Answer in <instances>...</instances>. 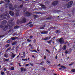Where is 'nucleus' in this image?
<instances>
[{"label": "nucleus", "instance_id": "obj_32", "mask_svg": "<svg viewBox=\"0 0 75 75\" xmlns=\"http://www.w3.org/2000/svg\"><path fill=\"white\" fill-rule=\"evenodd\" d=\"M19 16V13H16V17H18V16Z\"/></svg>", "mask_w": 75, "mask_h": 75}, {"label": "nucleus", "instance_id": "obj_58", "mask_svg": "<svg viewBox=\"0 0 75 75\" xmlns=\"http://www.w3.org/2000/svg\"><path fill=\"white\" fill-rule=\"evenodd\" d=\"M57 55H56V56H55V59H57Z\"/></svg>", "mask_w": 75, "mask_h": 75}, {"label": "nucleus", "instance_id": "obj_54", "mask_svg": "<svg viewBox=\"0 0 75 75\" xmlns=\"http://www.w3.org/2000/svg\"><path fill=\"white\" fill-rule=\"evenodd\" d=\"M73 64H74V62H73V63H72L71 64H69V65H72Z\"/></svg>", "mask_w": 75, "mask_h": 75}, {"label": "nucleus", "instance_id": "obj_48", "mask_svg": "<svg viewBox=\"0 0 75 75\" xmlns=\"http://www.w3.org/2000/svg\"><path fill=\"white\" fill-rule=\"evenodd\" d=\"M3 25H0V28H3Z\"/></svg>", "mask_w": 75, "mask_h": 75}, {"label": "nucleus", "instance_id": "obj_1", "mask_svg": "<svg viewBox=\"0 0 75 75\" xmlns=\"http://www.w3.org/2000/svg\"><path fill=\"white\" fill-rule=\"evenodd\" d=\"M4 18H7V20H8L10 18V16L8 13H6L5 15L4 14H3L0 16V20H2Z\"/></svg>", "mask_w": 75, "mask_h": 75}, {"label": "nucleus", "instance_id": "obj_9", "mask_svg": "<svg viewBox=\"0 0 75 75\" xmlns=\"http://www.w3.org/2000/svg\"><path fill=\"white\" fill-rule=\"evenodd\" d=\"M58 3V1H54L52 3V5H53V6H56V5H57Z\"/></svg>", "mask_w": 75, "mask_h": 75}, {"label": "nucleus", "instance_id": "obj_10", "mask_svg": "<svg viewBox=\"0 0 75 75\" xmlns=\"http://www.w3.org/2000/svg\"><path fill=\"white\" fill-rule=\"evenodd\" d=\"M3 29L4 31H6L7 29V25H4V26L3 28Z\"/></svg>", "mask_w": 75, "mask_h": 75}, {"label": "nucleus", "instance_id": "obj_40", "mask_svg": "<svg viewBox=\"0 0 75 75\" xmlns=\"http://www.w3.org/2000/svg\"><path fill=\"white\" fill-rule=\"evenodd\" d=\"M71 71L73 72H75V69H73L71 70Z\"/></svg>", "mask_w": 75, "mask_h": 75}, {"label": "nucleus", "instance_id": "obj_38", "mask_svg": "<svg viewBox=\"0 0 75 75\" xmlns=\"http://www.w3.org/2000/svg\"><path fill=\"white\" fill-rule=\"evenodd\" d=\"M29 26L30 27H33V25L30 24L29 25Z\"/></svg>", "mask_w": 75, "mask_h": 75}, {"label": "nucleus", "instance_id": "obj_29", "mask_svg": "<svg viewBox=\"0 0 75 75\" xmlns=\"http://www.w3.org/2000/svg\"><path fill=\"white\" fill-rule=\"evenodd\" d=\"M51 42H52V40H50L48 41H47V42H48L49 44H50V43H51Z\"/></svg>", "mask_w": 75, "mask_h": 75}, {"label": "nucleus", "instance_id": "obj_44", "mask_svg": "<svg viewBox=\"0 0 75 75\" xmlns=\"http://www.w3.org/2000/svg\"><path fill=\"white\" fill-rule=\"evenodd\" d=\"M56 11L57 12V13H59V12H60V11L57 10Z\"/></svg>", "mask_w": 75, "mask_h": 75}, {"label": "nucleus", "instance_id": "obj_52", "mask_svg": "<svg viewBox=\"0 0 75 75\" xmlns=\"http://www.w3.org/2000/svg\"><path fill=\"white\" fill-rule=\"evenodd\" d=\"M44 62L42 61L40 63V64H44Z\"/></svg>", "mask_w": 75, "mask_h": 75}, {"label": "nucleus", "instance_id": "obj_61", "mask_svg": "<svg viewBox=\"0 0 75 75\" xmlns=\"http://www.w3.org/2000/svg\"><path fill=\"white\" fill-rule=\"evenodd\" d=\"M23 54L24 56H25V52H23Z\"/></svg>", "mask_w": 75, "mask_h": 75}, {"label": "nucleus", "instance_id": "obj_21", "mask_svg": "<svg viewBox=\"0 0 75 75\" xmlns=\"http://www.w3.org/2000/svg\"><path fill=\"white\" fill-rule=\"evenodd\" d=\"M9 46H10V45L8 44H6L5 45V47L7 48H8V47H9Z\"/></svg>", "mask_w": 75, "mask_h": 75}, {"label": "nucleus", "instance_id": "obj_60", "mask_svg": "<svg viewBox=\"0 0 75 75\" xmlns=\"http://www.w3.org/2000/svg\"><path fill=\"white\" fill-rule=\"evenodd\" d=\"M29 47H31L32 46V45H31V44H30L29 45Z\"/></svg>", "mask_w": 75, "mask_h": 75}, {"label": "nucleus", "instance_id": "obj_2", "mask_svg": "<svg viewBox=\"0 0 75 75\" xmlns=\"http://www.w3.org/2000/svg\"><path fill=\"white\" fill-rule=\"evenodd\" d=\"M13 22V20H10L8 21V27H9V29L11 28L14 25V22Z\"/></svg>", "mask_w": 75, "mask_h": 75}, {"label": "nucleus", "instance_id": "obj_62", "mask_svg": "<svg viewBox=\"0 0 75 75\" xmlns=\"http://www.w3.org/2000/svg\"><path fill=\"white\" fill-rule=\"evenodd\" d=\"M4 36V35H2V36L0 35V38H1V37H3Z\"/></svg>", "mask_w": 75, "mask_h": 75}, {"label": "nucleus", "instance_id": "obj_36", "mask_svg": "<svg viewBox=\"0 0 75 75\" xmlns=\"http://www.w3.org/2000/svg\"><path fill=\"white\" fill-rule=\"evenodd\" d=\"M39 29H40V30H43V29H44V27H40Z\"/></svg>", "mask_w": 75, "mask_h": 75}, {"label": "nucleus", "instance_id": "obj_33", "mask_svg": "<svg viewBox=\"0 0 75 75\" xmlns=\"http://www.w3.org/2000/svg\"><path fill=\"white\" fill-rule=\"evenodd\" d=\"M11 47H9L6 50V51H8L9 50H11Z\"/></svg>", "mask_w": 75, "mask_h": 75}, {"label": "nucleus", "instance_id": "obj_37", "mask_svg": "<svg viewBox=\"0 0 75 75\" xmlns=\"http://www.w3.org/2000/svg\"><path fill=\"white\" fill-rule=\"evenodd\" d=\"M4 59L5 61H8V60H9V59H6L4 58Z\"/></svg>", "mask_w": 75, "mask_h": 75}, {"label": "nucleus", "instance_id": "obj_18", "mask_svg": "<svg viewBox=\"0 0 75 75\" xmlns=\"http://www.w3.org/2000/svg\"><path fill=\"white\" fill-rule=\"evenodd\" d=\"M15 56H16V55L14 54V53H13L12 54V55L11 56V57H12L13 58L15 57Z\"/></svg>", "mask_w": 75, "mask_h": 75}, {"label": "nucleus", "instance_id": "obj_13", "mask_svg": "<svg viewBox=\"0 0 75 75\" xmlns=\"http://www.w3.org/2000/svg\"><path fill=\"white\" fill-rule=\"evenodd\" d=\"M33 17H34V19L35 20L37 18H38L39 17V16L38 15H33Z\"/></svg>", "mask_w": 75, "mask_h": 75}, {"label": "nucleus", "instance_id": "obj_43", "mask_svg": "<svg viewBox=\"0 0 75 75\" xmlns=\"http://www.w3.org/2000/svg\"><path fill=\"white\" fill-rule=\"evenodd\" d=\"M10 41H11V40H8L7 41V43H10Z\"/></svg>", "mask_w": 75, "mask_h": 75}, {"label": "nucleus", "instance_id": "obj_3", "mask_svg": "<svg viewBox=\"0 0 75 75\" xmlns=\"http://www.w3.org/2000/svg\"><path fill=\"white\" fill-rule=\"evenodd\" d=\"M23 4H22L20 5V6H18L15 5L14 6V9L17 11H20L21 8H23Z\"/></svg>", "mask_w": 75, "mask_h": 75}, {"label": "nucleus", "instance_id": "obj_12", "mask_svg": "<svg viewBox=\"0 0 75 75\" xmlns=\"http://www.w3.org/2000/svg\"><path fill=\"white\" fill-rule=\"evenodd\" d=\"M22 22L23 23H25V22H26V20L27 19H26V18H24L22 19Z\"/></svg>", "mask_w": 75, "mask_h": 75}, {"label": "nucleus", "instance_id": "obj_16", "mask_svg": "<svg viewBox=\"0 0 75 75\" xmlns=\"http://www.w3.org/2000/svg\"><path fill=\"white\" fill-rule=\"evenodd\" d=\"M48 33V32L47 31H42L41 32V34H46Z\"/></svg>", "mask_w": 75, "mask_h": 75}, {"label": "nucleus", "instance_id": "obj_22", "mask_svg": "<svg viewBox=\"0 0 75 75\" xmlns=\"http://www.w3.org/2000/svg\"><path fill=\"white\" fill-rule=\"evenodd\" d=\"M24 68L23 67H21V71L23 72L24 71Z\"/></svg>", "mask_w": 75, "mask_h": 75}, {"label": "nucleus", "instance_id": "obj_39", "mask_svg": "<svg viewBox=\"0 0 75 75\" xmlns=\"http://www.w3.org/2000/svg\"><path fill=\"white\" fill-rule=\"evenodd\" d=\"M36 41H37V40L36 39H35L33 40V42L34 43H35L36 42Z\"/></svg>", "mask_w": 75, "mask_h": 75}, {"label": "nucleus", "instance_id": "obj_15", "mask_svg": "<svg viewBox=\"0 0 75 75\" xmlns=\"http://www.w3.org/2000/svg\"><path fill=\"white\" fill-rule=\"evenodd\" d=\"M66 49H67V46L65 45H64L63 47L62 48V49L64 51H65V50H66Z\"/></svg>", "mask_w": 75, "mask_h": 75}, {"label": "nucleus", "instance_id": "obj_20", "mask_svg": "<svg viewBox=\"0 0 75 75\" xmlns=\"http://www.w3.org/2000/svg\"><path fill=\"white\" fill-rule=\"evenodd\" d=\"M56 32V33H61V32L59 30H57Z\"/></svg>", "mask_w": 75, "mask_h": 75}, {"label": "nucleus", "instance_id": "obj_5", "mask_svg": "<svg viewBox=\"0 0 75 75\" xmlns=\"http://www.w3.org/2000/svg\"><path fill=\"white\" fill-rule=\"evenodd\" d=\"M59 41L60 44H63L64 43V40L63 39V38H60Z\"/></svg>", "mask_w": 75, "mask_h": 75}, {"label": "nucleus", "instance_id": "obj_56", "mask_svg": "<svg viewBox=\"0 0 75 75\" xmlns=\"http://www.w3.org/2000/svg\"><path fill=\"white\" fill-rule=\"evenodd\" d=\"M47 58V57L45 56H44V59H45Z\"/></svg>", "mask_w": 75, "mask_h": 75}, {"label": "nucleus", "instance_id": "obj_51", "mask_svg": "<svg viewBox=\"0 0 75 75\" xmlns=\"http://www.w3.org/2000/svg\"><path fill=\"white\" fill-rule=\"evenodd\" d=\"M53 28H54V29H56L57 28V27L55 26H54L53 27Z\"/></svg>", "mask_w": 75, "mask_h": 75}, {"label": "nucleus", "instance_id": "obj_64", "mask_svg": "<svg viewBox=\"0 0 75 75\" xmlns=\"http://www.w3.org/2000/svg\"><path fill=\"white\" fill-rule=\"evenodd\" d=\"M30 38H33V36H32V35L30 36Z\"/></svg>", "mask_w": 75, "mask_h": 75}, {"label": "nucleus", "instance_id": "obj_63", "mask_svg": "<svg viewBox=\"0 0 75 75\" xmlns=\"http://www.w3.org/2000/svg\"><path fill=\"white\" fill-rule=\"evenodd\" d=\"M11 31V30H10L8 31V33H10Z\"/></svg>", "mask_w": 75, "mask_h": 75}, {"label": "nucleus", "instance_id": "obj_28", "mask_svg": "<svg viewBox=\"0 0 75 75\" xmlns=\"http://www.w3.org/2000/svg\"><path fill=\"white\" fill-rule=\"evenodd\" d=\"M61 67L62 68H63V69H66V67H65L64 66H61Z\"/></svg>", "mask_w": 75, "mask_h": 75}, {"label": "nucleus", "instance_id": "obj_14", "mask_svg": "<svg viewBox=\"0 0 75 75\" xmlns=\"http://www.w3.org/2000/svg\"><path fill=\"white\" fill-rule=\"evenodd\" d=\"M7 23V21L6 20H4L2 22V24H6Z\"/></svg>", "mask_w": 75, "mask_h": 75}, {"label": "nucleus", "instance_id": "obj_27", "mask_svg": "<svg viewBox=\"0 0 75 75\" xmlns=\"http://www.w3.org/2000/svg\"><path fill=\"white\" fill-rule=\"evenodd\" d=\"M10 69L12 71L14 70V67H12Z\"/></svg>", "mask_w": 75, "mask_h": 75}, {"label": "nucleus", "instance_id": "obj_34", "mask_svg": "<svg viewBox=\"0 0 75 75\" xmlns=\"http://www.w3.org/2000/svg\"><path fill=\"white\" fill-rule=\"evenodd\" d=\"M27 41H28V42H31V40H30L28 39H27Z\"/></svg>", "mask_w": 75, "mask_h": 75}, {"label": "nucleus", "instance_id": "obj_53", "mask_svg": "<svg viewBox=\"0 0 75 75\" xmlns=\"http://www.w3.org/2000/svg\"><path fill=\"white\" fill-rule=\"evenodd\" d=\"M20 56V54L18 55L17 57H16V58L17 59H18V58H19V56Z\"/></svg>", "mask_w": 75, "mask_h": 75}, {"label": "nucleus", "instance_id": "obj_57", "mask_svg": "<svg viewBox=\"0 0 75 75\" xmlns=\"http://www.w3.org/2000/svg\"><path fill=\"white\" fill-rule=\"evenodd\" d=\"M47 62L48 63V64H51L50 61H47Z\"/></svg>", "mask_w": 75, "mask_h": 75}, {"label": "nucleus", "instance_id": "obj_19", "mask_svg": "<svg viewBox=\"0 0 75 75\" xmlns=\"http://www.w3.org/2000/svg\"><path fill=\"white\" fill-rule=\"evenodd\" d=\"M42 40H45V41H47V40H48V37H46L45 38H44V39H43Z\"/></svg>", "mask_w": 75, "mask_h": 75}, {"label": "nucleus", "instance_id": "obj_24", "mask_svg": "<svg viewBox=\"0 0 75 75\" xmlns=\"http://www.w3.org/2000/svg\"><path fill=\"white\" fill-rule=\"evenodd\" d=\"M8 6V4H7L5 5V8H7Z\"/></svg>", "mask_w": 75, "mask_h": 75}, {"label": "nucleus", "instance_id": "obj_4", "mask_svg": "<svg viewBox=\"0 0 75 75\" xmlns=\"http://www.w3.org/2000/svg\"><path fill=\"white\" fill-rule=\"evenodd\" d=\"M73 4V1H71L68 3V4H67V8H69V7H71V6Z\"/></svg>", "mask_w": 75, "mask_h": 75}, {"label": "nucleus", "instance_id": "obj_49", "mask_svg": "<svg viewBox=\"0 0 75 75\" xmlns=\"http://www.w3.org/2000/svg\"><path fill=\"white\" fill-rule=\"evenodd\" d=\"M4 74V72L1 73V75H3Z\"/></svg>", "mask_w": 75, "mask_h": 75}, {"label": "nucleus", "instance_id": "obj_25", "mask_svg": "<svg viewBox=\"0 0 75 75\" xmlns=\"http://www.w3.org/2000/svg\"><path fill=\"white\" fill-rule=\"evenodd\" d=\"M4 57H6V58L8 57V56L6 54H4Z\"/></svg>", "mask_w": 75, "mask_h": 75}, {"label": "nucleus", "instance_id": "obj_45", "mask_svg": "<svg viewBox=\"0 0 75 75\" xmlns=\"http://www.w3.org/2000/svg\"><path fill=\"white\" fill-rule=\"evenodd\" d=\"M32 23V22H30L28 23H27V25H28V24H31Z\"/></svg>", "mask_w": 75, "mask_h": 75}, {"label": "nucleus", "instance_id": "obj_35", "mask_svg": "<svg viewBox=\"0 0 75 75\" xmlns=\"http://www.w3.org/2000/svg\"><path fill=\"white\" fill-rule=\"evenodd\" d=\"M51 18H46V20H51Z\"/></svg>", "mask_w": 75, "mask_h": 75}, {"label": "nucleus", "instance_id": "obj_7", "mask_svg": "<svg viewBox=\"0 0 75 75\" xmlns=\"http://www.w3.org/2000/svg\"><path fill=\"white\" fill-rule=\"evenodd\" d=\"M25 14H26V16L27 17H30V16H31L32 15V13H30L28 12H26Z\"/></svg>", "mask_w": 75, "mask_h": 75}, {"label": "nucleus", "instance_id": "obj_31", "mask_svg": "<svg viewBox=\"0 0 75 75\" xmlns=\"http://www.w3.org/2000/svg\"><path fill=\"white\" fill-rule=\"evenodd\" d=\"M3 3H4V1H0V4H1Z\"/></svg>", "mask_w": 75, "mask_h": 75}, {"label": "nucleus", "instance_id": "obj_50", "mask_svg": "<svg viewBox=\"0 0 75 75\" xmlns=\"http://www.w3.org/2000/svg\"><path fill=\"white\" fill-rule=\"evenodd\" d=\"M65 54H68V51H67V50L65 51Z\"/></svg>", "mask_w": 75, "mask_h": 75}, {"label": "nucleus", "instance_id": "obj_17", "mask_svg": "<svg viewBox=\"0 0 75 75\" xmlns=\"http://www.w3.org/2000/svg\"><path fill=\"white\" fill-rule=\"evenodd\" d=\"M72 51V49L71 48L69 49V50L68 51V54H70Z\"/></svg>", "mask_w": 75, "mask_h": 75}, {"label": "nucleus", "instance_id": "obj_26", "mask_svg": "<svg viewBox=\"0 0 75 75\" xmlns=\"http://www.w3.org/2000/svg\"><path fill=\"white\" fill-rule=\"evenodd\" d=\"M11 39L12 40H15L16 38V37H15L14 38H11Z\"/></svg>", "mask_w": 75, "mask_h": 75}, {"label": "nucleus", "instance_id": "obj_8", "mask_svg": "<svg viewBox=\"0 0 75 75\" xmlns=\"http://www.w3.org/2000/svg\"><path fill=\"white\" fill-rule=\"evenodd\" d=\"M9 13L11 16H14V13L11 11H9Z\"/></svg>", "mask_w": 75, "mask_h": 75}, {"label": "nucleus", "instance_id": "obj_11", "mask_svg": "<svg viewBox=\"0 0 75 75\" xmlns=\"http://www.w3.org/2000/svg\"><path fill=\"white\" fill-rule=\"evenodd\" d=\"M39 4L40 6H41L42 8H44V9H45V8H46V7L45 6V5H44L41 4Z\"/></svg>", "mask_w": 75, "mask_h": 75}, {"label": "nucleus", "instance_id": "obj_46", "mask_svg": "<svg viewBox=\"0 0 75 75\" xmlns=\"http://www.w3.org/2000/svg\"><path fill=\"white\" fill-rule=\"evenodd\" d=\"M7 70V69L6 68H4V71H6Z\"/></svg>", "mask_w": 75, "mask_h": 75}, {"label": "nucleus", "instance_id": "obj_30", "mask_svg": "<svg viewBox=\"0 0 75 75\" xmlns=\"http://www.w3.org/2000/svg\"><path fill=\"white\" fill-rule=\"evenodd\" d=\"M5 2H8V3H10V0H4Z\"/></svg>", "mask_w": 75, "mask_h": 75}, {"label": "nucleus", "instance_id": "obj_42", "mask_svg": "<svg viewBox=\"0 0 75 75\" xmlns=\"http://www.w3.org/2000/svg\"><path fill=\"white\" fill-rule=\"evenodd\" d=\"M16 44V42H13L12 44V45H15Z\"/></svg>", "mask_w": 75, "mask_h": 75}, {"label": "nucleus", "instance_id": "obj_23", "mask_svg": "<svg viewBox=\"0 0 75 75\" xmlns=\"http://www.w3.org/2000/svg\"><path fill=\"white\" fill-rule=\"evenodd\" d=\"M19 27V26H18L17 25H16L14 26V28L15 29H17V28H18Z\"/></svg>", "mask_w": 75, "mask_h": 75}, {"label": "nucleus", "instance_id": "obj_55", "mask_svg": "<svg viewBox=\"0 0 75 75\" xmlns=\"http://www.w3.org/2000/svg\"><path fill=\"white\" fill-rule=\"evenodd\" d=\"M27 71L26 69H25V68L24 69V72H25V71Z\"/></svg>", "mask_w": 75, "mask_h": 75}, {"label": "nucleus", "instance_id": "obj_41", "mask_svg": "<svg viewBox=\"0 0 75 75\" xmlns=\"http://www.w3.org/2000/svg\"><path fill=\"white\" fill-rule=\"evenodd\" d=\"M33 52H36V53H37L38 52L37 51V50H34L33 51Z\"/></svg>", "mask_w": 75, "mask_h": 75}, {"label": "nucleus", "instance_id": "obj_47", "mask_svg": "<svg viewBox=\"0 0 75 75\" xmlns=\"http://www.w3.org/2000/svg\"><path fill=\"white\" fill-rule=\"evenodd\" d=\"M16 50L17 51H18V46H17L16 47Z\"/></svg>", "mask_w": 75, "mask_h": 75}, {"label": "nucleus", "instance_id": "obj_6", "mask_svg": "<svg viewBox=\"0 0 75 75\" xmlns=\"http://www.w3.org/2000/svg\"><path fill=\"white\" fill-rule=\"evenodd\" d=\"M9 9L10 10H14V6L12 4H10L9 5Z\"/></svg>", "mask_w": 75, "mask_h": 75}, {"label": "nucleus", "instance_id": "obj_59", "mask_svg": "<svg viewBox=\"0 0 75 75\" xmlns=\"http://www.w3.org/2000/svg\"><path fill=\"white\" fill-rule=\"evenodd\" d=\"M29 65V64H26V66H27V67Z\"/></svg>", "mask_w": 75, "mask_h": 75}]
</instances>
